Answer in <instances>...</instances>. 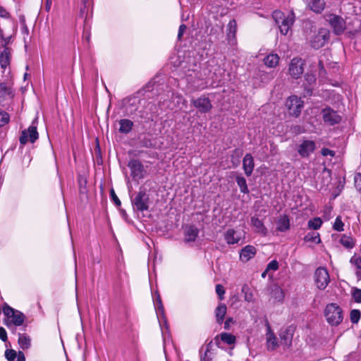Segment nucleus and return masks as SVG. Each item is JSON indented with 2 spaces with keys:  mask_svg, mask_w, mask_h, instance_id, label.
<instances>
[{
  "mask_svg": "<svg viewBox=\"0 0 361 361\" xmlns=\"http://www.w3.org/2000/svg\"><path fill=\"white\" fill-rule=\"evenodd\" d=\"M272 18L279 28L281 35H286L291 30L295 22V14L290 11L287 15L279 10H275L272 13Z\"/></svg>",
  "mask_w": 361,
  "mask_h": 361,
  "instance_id": "f257e3e1",
  "label": "nucleus"
},
{
  "mask_svg": "<svg viewBox=\"0 0 361 361\" xmlns=\"http://www.w3.org/2000/svg\"><path fill=\"white\" fill-rule=\"evenodd\" d=\"M324 316L327 322L331 325L337 326L343 319V310L336 303L331 302L328 304L324 309Z\"/></svg>",
  "mask_w": 361,
  "mask_h": 361,
  "instance_id": "f03ea898",
  "label": "nucleus"
},
{
  "mask_svg": "<svg viewBox=\"0 0 361 361\" xmlns=\"http://www.w3.org/2000/svg\"><path fill=\"white\" fill-rule=\"evenodd\" d=\"M149 196L145 188H140L135 198L132 200L133 206L140 212L149 209Z\"/></svg>",
  "mask_w": 361,
  "mask_h": 361,
  "instance_id": "7ed1b4c3",
  "label": "nucleus"
},
{
  "mask_svg": "<svg viewBox=\"0 0 361 361\" xmlns=\"http://www.w3.org/2000/svg\"><path fill=\"white\" fill-rule=\"evenodd\" d=\"M39 138V133L37 129V120H34L32 125L27 129L21 132L19 142L21 145H25L27 142L34 143Z\"/></svg>",
  "mask_w": 361,
  "mask_h": 361,
  "instance_id": "20e7f679",
  "label": "nucleus"
},
{
  "mask_svg": "<svg viewBox=\"0 0 361 361\" xmlns=\"http://www.w3.org/2000/svg\"><path fill=\"white\" fill-rule=\"evenodd\" d=\"M315 284L319 290H324L330 282V276L326 268L318 267L314 274Z\"/></svg>",
  "mask_w": 361,
  "mask_h": 361,
  "instance_id": "39448f33",
  "label": "nucleus"
},
{
  "mask_svg": "<svg viewBox=\"0 0 361 361\" xmlns=\"http://www.w3.org/2000/svg\"><path fill=\"white\" fill-rule=\"evenodd\" d=\"M191 104L201 114L210 112L213 107L211 100L204 94L197 98H192L191 99Z\"/></svg>",
  "mask_w": 361,
  "mask_h": 361,
  "instance_id": "423d86ee",
  "label": "nucleus"
},
{
  "mask_svg": "<svg viewBox=\"0 0 361 361\" xmlns=\"http://www.w3.org/2000/svg\"><path fill=\"white\" fill-rule=\"evenodd\" d=\"M329 31L326 29L321 28L310 40V45L314 49H319L326 44V43L329 40Z\"/></svg>",
  "mask_w": 361,
  "mask_h": 361,
  "instance_id": "0eeeda50",
  "label": "nucleus"
},
{
  "mask_svg": "<svg viewBox=\"0 0 361 361\" xmlns=\"http://www.w3.org/2000/svg\"><path fill=\"white\" fill-rule=\"evenodd\" d=\"M286 106L290 116L298 117L303 107V102L298 97L292 95L288 97Z\"/></svg>",
  "mask_w": 361,
  "mask_h": 361,
  "instance_id": "6e6552de",
  "label": "nucleus"
},
{
  "mask_svg": "<svg viewBox=\"0 0 361 361\" xmlns=\"http://www.w3.org/2000/svg\"><path fill=\"white\" fill-rule=\"evenodd\" d=\"M305 61L300 58H293L288 66V73L294 79L300 78L304 72Z\"/></svg>",
  "mask_w": 361,
  "mask_h": 361,
  "instance_id": "1a4fd4ad",
  "label": "nucleus"
},
{
  "mask_svg": "<svg viewBox=\"0 0 361 361\" xmlns=\"http://www.w3.org/2000/svg\"><path fill=\"white\" fill-rule=\"evenodd\" d=\"M327 21L333 28L336 35H341L345 29V21L339 16L330 14L328 16Z\"/></svg>",
  "mask_w": 361,
  "mask_h": 361,
  "instance_id": "9d476101",
  "label": "nucleus"
},
{
  "mask_svg": "<svg viewBox=\"0 0 361 361\" xmlns=\"http://www.w3.org/2000/svg\"><path fill=\"white\" fill-rule=\"evenodd\" d=\"M322 114L324 122L329 124L330 126L338 124L342 120L341 116L338 114V112L329 106L323 109Z\"/></svg>",
  "mask_w": 361,
  "mask_h": 361,
  "instance_id": "9b49d317",
  "label": "nucleus"
},
{
  "mask_svg": "<svg viewBox=\"0 0 361 361\" xmlns=\"http://www.w3.org/2000/svg\"><path fill=\"white\" fill-rule=\"evenodd\" d=\"M130 170V176L133 179H142L145 176L144 166L138 159H130L128 164Z\"/></svg>",
  "mask_w": 361,
  "mask_h": 361,
  "instance_id": "f8f14e48",
  "label": "nucleus"
},
{
  "mask_svg": "<svg viewBox=\"0 0 361 361\" xmlns=\"http://www.w3.org/2000/svg\"><path fill=\"white\" fill-rule=\"evenodd\" d=\"M316 149L315 142L313 140H303L298 145L297 151L301 157L307 158L314 152Z\"/></svg>",
  "mask_w": 361,
  "mask_h": 361,
  "instance_id": "ddd939ff",
  "label": "nucleus"
},
{
  "mask_svg": "<svg viewBox=\"0 0 361 361\" xmlns=\"http://www.w3.org/2000/svg\"><path fill=\"white\" fill-rule=\"evenodd\" d=\"M294 331L295 328L292 326H289L286 329H281L279 332L281 344L289 348L292 345Z\"/></svg>",
  "mask_w": 361,
  "mask_h": 361,
  "instance_id": "4468645a",
  "label": "nucleus"
},
{
  "mask_svg": "<svg viewBox=\"0 0 361 361\" xmlns=\"http://www.w3.org/2000/svg\"><path fill=\"white\" fill-rule=\"evenodd\" d=\"M14 97L12 87L8 86L6 82L0 83V105L8 100H11Z\"/></svg>",
  "mask_w": 361,
  "mask_h": 361,
  "instance_id": "2eb2a0df",
  "label": "nucleus"
},
{
  "mask_svg": "<svg viewBox=\"0 0 361 361\" xmlns=\"http://www.w3.org/2000/svg\"><path fill=\"white\" fill-rule=\"evenodd\" d=\"M267 348L269 350H274L278 346L279 343L277 338L274 333L272 331L269 322L267 323Z\"/></svg>",
  "mask_w": 361,
  "mask_h": 361,
  "instance_id": "dca6fc26",
  "label": "nucleus"
},
{
  "mask_svg": "<svg viewBox=\"0 0 361 361\" xmlns=\"http://www.w3.org/2000/svg\"><path fill=\"white\" fill-rule=\"evenodd\" d=\"M255 168L254 158L251 154H246L243 160V169L247 176H250Z\"/></svg>",
  "mask_w": 361,
  "mask_h": 361,
  "instance_id": "f3484780",
  "label": "nucleus"
},
{
  "mask_svg": "<svg viewBox=\"0 0 361 361\" xmlns=\"http://www.w3.org/2000/svg\"><path fill=\"white\" fill-rule=\"evenodd\" d=\"M257 253V249L253 245H246L240 252V259L244 262H248L253 258Z\"/></svg>",
  "mask_w": 361,
  "mask_h": 361,
  "instance_id": "a211bd4d",
  "label": "nucleus"
},
{
  "mask_svg": "<svg viewBox=\"0 0 361 361\" xmlns=\"http://www.w3.org/2000/svg\"><path fill=\"white\" fill-rule=\"evenodd\" d=\"M199 229L194 225H190L185 228V242H195L198 236Z\"/></svg>",
  "mask_w": 361,
  "mask_h": 361,
  "instance_id": "6ab92c4d",
  "label": "nucleus"
},
{
  "mask_svg": "<svg viewBox=\"0 0 361 361\" xmlns=\"http://www.w3.org/2000/svg\"><path fill=\"white\" fill-rule=\"evenodd\" d=\"M11 320L5 321L4 324L8 328H12L14 326H21L25 321V315L20 311H16L11 317Z\"/></svg>",
  "mask_w": 361,
  "mask_h": 361,
  "instance_id": "aec40b11",
  "label": "nucleus"
},
{
  "mask_svg": "<svg viewBox=\"0 0 361 361\" xmlns=\"http://www.w3.org/2000/svg\"><path fill=\"white\" fill-rule=\"evenodd\" d=\"M5 357L8 361H25V355L22 351L17 353L13 349H7L5 351Z\"/></svg>",
  "mask_w": 361,
  "mask_h": 361,
  "instance_id": "412c9836",
  "label": "nucleus"
},
{
  "mask_svg": "<svg viewBox=\"0 0 361 361\" xmlns=\"http://www.w3.org/2000/svg\"><path fill=\"white\" fill-rule=\"evenodd\" d=\"M308 7L317 13H321L325 8L324 0H307Z\"/></svg>",
  "mask_w": 361,
  "mask_h": 361,
  "instance_id": "4be33fe9",
  "label": "nucleus"
},
{
  "mask_svg": "<svg viewBox=\"0 0 361 361\" xmlns=\"http://www.w3.org/2000/svg\"><path fill=\"white\" fill-rule=\"evenodd\" d=\"M227 312V307L224 303H219V305L216 307L214 313L216 321L218 324L221 325L224 322L225 319V316Z\"/></svg>",
  "mask_w": 361,
  "mask_h": 361,
  "instance_id": "5701e85b",
  "label": "nucleus"
},
{
  "mask_svg": "<svg viewBox=\"0 0 361 361\" xmlns=\"http://www.w3.org/2000/svg\"><path fill=\"white\" fill-rule=\"evenodd\" d=\"M276 229L280 232H285L290 229V219L288 215L281 216L276 223Z\"/></svg>",
  "mask_w": 361,
  "mask_h": 361,
  "instance_id": "b1692460",
  "label": "nucleus"
},
{
  "mask_svg": "<svg viewBox=\"0 0 361 361\" xmlns=\"http://www.w3.org/2000/svg\"><path fill=\"white\" fill-rule=\"evenodd\" d=\"M11 53V48H6L0 54V66L3 69H6L10 65Z\"/></svg>",
  "mask_w": 361,
  "mask_h": 361,
  "instance_id": "393cba45",
  "label": "nucleus"
},
{
  "mask_svg": "<svg viewBox=\"0 0 361 361\" xmlns=\"http://www.w3.org/2000/svg\"><path fill=\"white\" fill-rule=\"evenodd\" d=\"M225 240L228 244H235L238 243L240 237L236 235V231L233 228L228 229L224 234Z\"/></svg>",
  "mask_w": 361,
  "mask_h": 361,
  "instance_id": "a878e982",
  "label": "nucleus"
},
{
  "mask_svg": "<svg viewBox=\"0 0 361 361\" xmlns=\"http://www.w3.org/2000/svg\"><path fill=\"white\" fill-rule=\"evenodd\" d=\"M250 221L252 226L255 228L257 232L260 233L264 235L267 234V228L265 227L262 220L256 216H252Z\"/></svg>",
  "mask_w": 361,
  "mask_h": 361,
  "instance_id": "bb28decb",
  "label": "nucleus"
},
{
  "mask_svg": "<svg viewBox=\"0 0 361 361\" xmlns=\"http://www.w3.org/2000/svg\"><path fill=\"white\" fill-rule=\"evenodd\" d=\"M119 132L121 133L128 134L130 133L133 127V122L130 119L123 118L119 121Z\"/></svg>",
  "mask_w": 361,
  "mask_h": 361,
  "instance_id": "cd10ccee",
  "label": "nucleus"
},
{
  "mask_svg": "<svg viewBox=\"0 0 361 361\" xmlns=\"http://www.w3.org/2000/svg\"><path fill=\"white\" fill-rule=\"evenodd\" d=\"M279 62V56L276 54H271L264 59V64L269 68H275Z\"/></svg>",
  "mask_w": 361,
  "mask_h": 361,
  "instance_id": "c85d7f7f",
  "label": "nucleus"
},
{
  "mask_svg": "<svg viewBox=\"0 0 361 361\" xmlns=\"http://www.w3.org/2000/svg\"><path fill=\"white\" fill-rule=\"evenodd\" d=\"M350 262L356 267L355 275L358 281L361 280V257L354 255L350 259Z\"/></svg>",
  "mask_w": 361,
  "mask_h": 361,
  "instance_id": "c756f323",
  "label": "nucleus"
},
{
  "mask_svg": "<svg viewBox=\"0 0 361 361\" xmlns=\"http://www.w3.org/2000/svg\"><path fill=\"white\" fill-rule=\"evenodd\" d=\"M30 338L25 334H18V344L23 350L28 349L30 345Z\"/></svg>",
  "mask_w": 361,
  "mask_h": 361,
  "instance_id": "7c9ffc66",
  "label": "nucleus"
},
{
  "mask_svg": "<svg viewBox=\"0 0 361 361\" xmlns=\"http://www.w3.org/2000/svg\"><path fill=\"white\" fill-rule=\"evenodd\" d=\"M340 243L347 249H352L355 245V240L350 235L343 234L340 240Z\"/></svg>",
  "mask_w": 361,
  "mask_h": 361,
  "instance_id": "2f4dec72",
  "label": "nucleus"
},
{
  "mask_svg": "<svg viewBox=\"0 0 361 361\" xmlns=\"http://www.w3.org/2000/svg\"><path fill=\"white\" fill-rule=\"evenodd\" d=\"M226 32L228 38H235L237 32V23L235 19H232L228 22Z\"/></svg>",
  "mask_w": 361,
  "mask_h": 361,
  "instance_id": "473e14b6",
  "label": "nucleus"
},
{
  "mask_svg": "<svg viewBox=\"0 0 361 361\" xmlns=\"http://www.w3.org/2000/svg\"><path fill=\"white\" fill-rule=\"evenodd\" d=\"M235 181L238 187L240 188V190L243 194H248L249 193V189L247 185V182L245 178L243 176H235Z\"/></svg>",
  "mask_w": 361,
  "mask_h": 361,
  "instance_id": "72a5a7b5",
  "label": "nucleus"
},
{
  "mask_svg": "<svg viewBox=\"0 0 361 361\" xmlns=\"http://www.w3.org/2000/svg\"><path fill=\"white\" fill-rule=\"evenodd\" d=\"M304 240L305 242H311L316 244L321 243L319 233L317 232H310L307 233V235L304 237Z\"/></svg>",
  "mask_w": 361,
  "mask_h": 361,
  "instance_id": "f704fd0d",
  "label": "nucleus"
},
{
  "mask_svg": "<svg viewBox=\"0 0 361 361\" xmlns=\"http://www.w3.org/2000/svg\"><path fill=\"white\" fill-rule=\"evenodd\" d=\"M220 338L224 343L228 345L234 344L236 341L235 336L230 333L223 332L220 334Z\"/></svg>",
  "mask_w": 361,
  "mask_h": 361,
  "instance_id": "c9c22d12",
  "label": "nucleus"
},
{
  "mask_svg": "<svg viewBox=\"0 0 361 361\" xmlns=\"http://www.w3.org/2000/svg\"><path fill=\"white\" fill-rule=\"evenodd\" d=\"M271 296L278 302H282L284 298V292L283 289L279 286L275 287L271 290Z\"/></svg>",
  "mask_w": 361,
  "mask_h": 361,
  "instance_id": "e433bc0d",
  "label": "nucleus"
},
{
  "mask_svg": "<svg viewBox=\"0 0 361 361\" xmlns=\"http://www.w3.org/2000/svg\"><path fill=\"white\" fill-rule=\"evenodd\" d=\"M322 221L319 217H315L308 221V227L310 228L317 230L320 228L322 225Z\"/></svg>",
  "mask_w": 361,
  "mask_h": 361,
  "instance_id": "4c0bfd02",
  "label": "nucleus"
},
{
  "mask_svg": "<svg viewBox=\"0 0 361 361\" xmlns=\"http://www.w3.org/2000/svg\"><path fill=\"white\" fill-rule=\"evenodd\" d=\"M211 343H208L206 347V350L203 355L200 356V361H212V355L211 353Z\"/></svg>",
  "mask_w": 361,
  "mask_h": 361,
  "instance_id": "58836bf2",
  "label": "nucleus"
},
{
  "mask_svg": "<svg viewBox=\"0 0 361 361\" xmlns=\"http://www.w3.org/2000/svg\"><path fill=\"white\" fill-rule=\"evenodd\" d=\"M333 229L334 231H336L338 232H341V231H344V224L342 221V219H341V216H338L336 218L335 221L333 224Z\"/></svg>",
  "mask_w": 361,
  "mask_h": 361,
  "instance_id": "ea45409f",
  "label": "nucleus"
},
{
  "mask_svg": "<svg viewBox=\"0 0 361 361\" xmlns=\"http://www.w3.org/2000/svg\"><path fill=\"white\" fill-rule=\"evenodd\" d=\"M361 317V312L359 310H352L350 312V319L353 324H357Z\"/></svg>",
  "mask_w": 361,
  "mask_h": 361,
  "instance_id": "a19ab883",
  "label": "nucleus"
},
{
  "mask_svg": "<svg viewBox=\"0 0 361 361\" xmlns=\"http://www.w3.org/2000/svg\"><path fill=\"white\" fill-rule=\"evenodd\" d=\"M352 298L357 303H361V288L354 287L351 290Z\"/></svg>",
  "mask_w": 361,
  "mask_h": 361,
  "instance_id": "79ce46f5",
  "label": "nucleus"
},
{
  "mask_svg": "<svg viewBox=\"0 0 361 361\" xmlns=\"http://www.w3.org/2000/svg\"><path fill=\"white\" fill-rule=\"evenodd\" d=\"M9 114L5 111L0 109V128L6 125L9 122Z\"/></svg>",
  "mask_w": 361,
  "mask_h": 361,
  "instance_id": "37998d69",
  "label": "nucleus"
},
{
  "mask_svg": "<svg viewBox=\"0 0 361 361\" xmlns=\"http://www.w3.org/2000/svg\"><path fill=\"white\" fill-rule=\"evenodd\" d=\"M16 311L17 310H14L7 304H5L3 306V312L8 319H10L14 314H16Z\"/></svg>",
  "mask_w": 361,
  "mask_h": 361,
  "instance_id": "c03bdc74",
  "label": "nucleus"
},
{
  "mask_svg": "<svg viewBox=\"0 0 361 361\" xmlns=\"http://www.w3.org/2000/svg\"><path fill=\"white\" fill-rule=\"evenodd\" d=\"M305 80L306 82L310 85L312 86L316 82V77L315 75L313 73H307L305 76Z\"/></svg>",
  "mask_w": 361,
  "mask_h": 361,
  "instance_id": "a18cd8bd",
  "label": "nucleus"
},
{
  "mask_svg": "<svg viewBox=\"0 0 361 361\" xmlns=\"http://www.w3.org/2000/svg\"><path fill=\"white\" fill-rule=\"evenodd\" d=\"M216 293L218 295L219 298L222 300L225 294V289L224 286L221 284H217L216 286Z\"/></svg>",
  "mask_w": 361,
  "mask_h": 361,
  "instance_id": "49530a36",
  "label": "nucleus"
},
{
  "mask_svg": "<svg viewBox=\"0 0 361 361\" xmlns=\"http://www.w3.org/2000/svg\"><path fill=\"white\" fill-rule=\"evenodd\" d=\"M110 196H111V200L114 201V204L117 207H119L121 205V202L119 200V198L118 197V196L116 195V194L113 188H111L110 190Z\"/></svg>",
  "mask_w": 361,
  "mask_h": 361,
  "instance_id": "de8ad7c7",
  "label": "nucleus"
},
{
  "mask_svg": "<svg viewBox=\"0 0 361 361\" xmlns=\"http://www.w3.org/2000/svg\"><path fill=\"white\" fill-rule=\"evenodd\" d=\"M249 288L247 286H245L242 288V291L245 293V300L247 302L252 301L253 295L251 293H248Z\"/></svg>",
  "mask_w": 361,
  "mask_h": 361,
  "instance_id": "09e8293b",
  "label": "nucleus"
},
{
  "mask_svg": "<svg viewBox=\"0 0 361 361\" xmlns=\"http://www.w3.org/2000/svg\"><path fill=\"white\" fill-rule=\"evenodd\" d=\"M279 269V263L276 260H272L271 261L267 267L266 271L269 270H274L276 271Z\"/></svg>",
  "mask_w": 361,
  "mask_h": 361,
  "instance_id": "8fccbe9b",
  "label": "nucleus"
},
{
  "mask_svg": "<svg viewBox=\"0 0 361 361\" xmlns=\"http://www.w3.org/2000/svg\"><path fill=\"white\" fill-rule=\"evenodd\" d=\"M321 154L324 157H326L329 155L331 157H334V155H335V152L333 150H331V149H329L328 148H325V147L322 149Z\"/></svg>",
  "mask_w": 361,
  "mask_h": 361,
  "instance_id": "3c124183",
  "label": "nucleus"
},
{
  "mask_svg": "<svg viewBox=\"0 0 361 361\" xmlns=\"http://www.w3.org/2000/svg\"><path fill=\"white\" fill-rule=\"evenodd\" d=\"M187 27L185 24H181L178 28V39L180 40L183 33L185 32Z\"/></svg>",
  "mask_w": 361,
  "mask_h": 361,
  "instance_id": "603ef678",
  "label": "nucleus"
},
{
  "mask_svg": "<svg viewBox=\"0 0 361 361\" xmlns=\"http://www.w3.org/2000/svg\"><path fill=\"white\" fill-rule=\"evenodd\" d=\"M355 183L356 187L361 191V173H357L355 176Z\"/></svg>",
  "mask_w": 361,
  "mask_h": 361,
  "instance_id": "864d4df0",
  "label": "nucleus"
},
{
  "mask_svg": "<svg viewBox=\"0 0 361 361\" xmlns=\"http://www.w3.org/2000/svg\"><path fill=\"white\" fill-rule=\"evenodd\" d=\"M0 339L4 342L6 341L8 339L6 329L1 326H0Z\"/></svg>",
  "mask_w": 361,
  "mask_h": 361,
  "instance_id": "5fc2aeb1",
  "label": "nucleus"
},
{
  "mask_svg": "<svg viewBox=\"0 0 361 361\" xmlns=\"http://www.w3.org/2000/svg\"><path fill=\"white\" fill-rule=\"evenodd\" d=\"M258 75H260V77L262 78V80H269L271 79L269 75L264 71H259Z\"/></svg>",
  "mask_w": 361,
  "mask_h": 361,
  "instance_id": "6e6d98bb",
  "label": "nucleus"
},
{
  "mask_svg": "<svg viewBox=\"0 0 361 361\" xmlns=\"http://www.w3.org/2000/svg\"><path fill=\"white\" fill-rule=\"evenodd\" d=\"M233 322L234 320L232 317H228L224 322V329L226 330H229L231 324Z\"/></svg>",
  "mask_w": 361,
  "mask_h": 361,
  "instance_id": "4d7b16f0",
  "label": "nucleus"
},
{
  "mask_svg": "<svg viewBox=\"0 0 361 361\" xmlns=\"http://www.w3.org/2000/svg\"><path fill=\"white\" fill-rule=\"evenodd\" d=\"M0 16L3 18H8L9 16V13L0 5Z\"/></svg>",
  "mask_w": 361,
  "mask_h": 361,
  "instance_id": "13d9d810",
  "label": "nucleus"
},
{
  "mask_svg": "<svg viewBox=\"0 0 361 361\" xmlns=\"http://www.w3.org/2000/svg\"><path fill=\"white\" fill-rule=\"evenodd\" d=\"M1 39L4 42V43L2 44V47H4V49H6V48H8V44L10 43V37H4V36L2 35L1 36Z\"/></svg>",
  "mask_w": 361,
  "mask_h": 361,
  "instance_id": "bf43d9fd",
  "label": "nucleus"
},
{
  "mask_svg": "<svg viewBox=\"0 0 361 361\" xmlns=\"http://www.w3.org/2000/svg\"><path fill=\"white\" fill-rule=\"evenodd\" d=\"M233 153L235 154H236V156L238 157V158H239L242 154H243V151L240 150V149H235L234 151H233Z\"/></svg>",
  "mask_w": 361,
  "mask_h": 361,
  "instance_id": "052dcab7",
  "label": "nucleus"
},
{
  "mask_svg": "<svg viewBox=\"0 0 361 361\" xmlns=\"http://www.w3.org/2000/svg\"><path fill=\"white\" fill-rule=\"evenodd\" d=\"M142 146L145 147H149L152 146L151 142L149 140L148 141H143L142 142Z\"/></svg>",
  "mask_w": 361,
  "mask_h": 361,
  "instance_id": "680f3d73",
  "label": "nucleus"
},
{
  "mask_svg": "<svg viewBox=\"0 0 361 361\" xmlns=\"http://www.w3.org/2000/svg\"><path fill=\"white\" fill-rule=\"evenodd\" d=\"M294 132H295V133H302V131H301V130H300V126H295L294 127Z\"/></svg>",
  "mask_w": 361,
  "mask_h": 361,
  "instance_id": "e2e57ef3",
  "label": "nucleus"
},
{
  "mask_svg": "<svg viewBox=\"0 0 361 361\" xmlns=\"http://www.w3.org/2000/svg\"><path fill=\"white\" fill-rule=\"evenodd\" d=\"M305 90L307 91V94L308 95H311V94H312V89H311V88H309V87H305Z\"/></svg>",
  "mask_w": 361,
  "mask_h": 361,
  "instance_id": "0e129e2a",
  "label": "nucleus"
},
{
  "mask_svg": "<svg viewBox=\"0 0 361 361\" xmlns=\"http://www.w3.org/2000/svg\"><path fill=\"white\" fill-rule=\"evenodd\" d=\"M319 66H321L322 68H323V63L322 61H319Z\"/></svg>",
  "mask_w": 361,
  "mask_h": 361,
  "instance_id": "69168bd1",
  "label": "nucleus"
},
{
  "mask_svg": "<svg viewBox=\"0 0 361 361\" xmlns=\"http://www.w3.org/2000/svg\"><path fill=\"white\" fill-rule=\"evenodd\" d=\"M87 1V0H82V2L84 4H86Z\"/></svg>",
  "mask_w": 361,
  "mask_h": 361,
  "instance_id": "338daca9",
  "label": "nucleus"
},
{
  "mask_svg": "<svg viewBox=\"0 0 361 361\" xmlns=\"http://www.w3.org/2000/svg\"><path fill=\"white\" fill-rule=\"evenodd\" d=\"M265 274H266V271L262 274V276L263 277H264Z\"/></svg>",
  "mask_w": 361,
  "mask_h": 361,
  "instance_id": "774afa93",
  "label": "nucleus"
}]
</instances>
